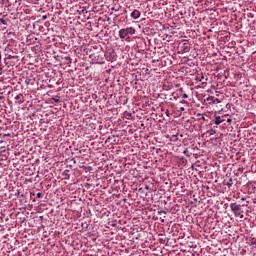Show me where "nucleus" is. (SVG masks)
Here are the masks:
<instances>
[{"mask_svg": "<svg viewBox=\"0 0 256 256\" xmlns=\"http://www.w3.org/2000/svg\"><path fill=\"white\" fill-rule=\"evenodd\" d=\"M230 208L231 211H233L235 217H241V219H243V214H241V205H238L237 203H231Z\"/></svg>", "mask_w": 256, "mask_h": 256, "instance_id": "obj_1", "label": "nucleus"}, {"mask_svg": "<svg viewBox=\"0 0 256 256\" xmlns=\"http://www.w3.org/2000/svg\"><path fill=\"white\" fill-rule=\"evenodd\" d=\"M207 101H208L209 105H213L215 103H221V101L218 98H216L215 96L208 97Z\"/></svg>", "mask_w": 256, "mask_h": 256, "instance_id": "obj_2", "label": "nucleus"}, {"mask_svg": "<svg viewBox=\"0 0 256 256\" xmlns=\"http://www.w3.org/2000/svg\"><path fill=\"white\" fill-rule=\"evenodd\" d=\"M119 37L120 39H129V34H127V31L125 29H120Z\"/></svg>", "mask_w": 256, "mask_h": 256, "instance_id": "obj_3", "label": "nucleus"}, {"mask_svg": "<svg viewBox=\"0 0 256 256\" xmlns=\"http://www.w3.org/2000/svg\"><path fill=\"white\" fill-rule=\"evenodd\" d=\"M131 17H132V19H139V17H141V12L139 10H134L131 13Z\"/></svg>", "mask_w": 256, "mask_h": 256, "instance_id": "obj_4", "label": "nucleus"}, {"mask_svg": "<svg viewBox=\"0 0 256 256\" xmlns=\"http://www.w3.org/2000/svg\"><path fill=\"white\" fill-rule=\"evenodd\" d=\"M125 30H126V33H127L128 35H135V28H133V27H128V28H125Z\"/></svg>", "mask_w": 256, "mask_h": 256, "instance_id": "obj_5", "label": "nucleus"}, {"mask_svg": "<svg viewBox=\"0 0 256 256\" xmlns=\"http://www.w3.org/2000/svg\"><path fill=\"white\" fill-rule=\"evenodd\" d=\"M223 121H225V120L221 119V116H217L215 118V125H221V123H223Z\"/></svg>", "mask_w": 256, "mask_h": 256, "instance_id": "obj_6", "label": "nucleus"}, {"mask_svg": "<svg viewBox=\"0 0 256 256\" xmlns=\"http://www.w3.org/2000/svg\"><path fill=\"white\" fill-rule=\"evenodd\" d=\"M198 81H200V83L205 84L207 83V78H205V76L201 75V77H197Z\"/></svg>", "mask_w": 256, "mask_h": 256, "instance_id": "obj_7", "label": "nucleus"}, {"mask_svg": "<svg viewBox=\"0 0 256 256\" xmlns=\"http://www.w3.org/2000/svg\"><path fill=\"white\" fill-rule=\"evenodd\" d=\"M21 97H23V94H18L16 97H15V100L18 101V103H23V100H21Z\"/></svg>", "mask_w": 256, "mask_h": 256, "instance_id": "obj_8", "label": "nucleus"}, {"mask_svg": "<svg viewBox=\"0 0 256 256\" xmlns=\"http://www.w3.org/2000/svg\"><path fill=\"white\" fill-rule=\"evenodd\" d=\"M208 135L212 136L215 135V133H217V131L215 129H210L207 131Z\"/></svg>", "mask_w": 256, "mask_h": 256, "instance_id": "obj_9", "label": "nucleus"}, {"mask_svg": "<svg viewBox=\"0 0 256 256\" xmlns=\"http://www.w3.org/2000/svg\"><path fill=\"white\" fill-rule=\"evenodd\" d=\"M178 140H179V138L177 137V135H172L170 138V141H173L174 143Z\"/></svg>", "mask_w": 256, "mask_h": 256, "instance_id": "obj_10", "label": "nucleus"}, {"mask_svg": "<svg viewBox=\"0 0 256 256\" xmlns=\"http://www.w3.org/2000/svg\"><path fill=\"white\" fill-rule=\"evenodd\" d=\"M65 61L68 62V65H71L73 59H71V57H69V56H66V57H65Z\"/></svg>", "mask_w": 256, "mask_h": 256, "instance_id": "obj_11", "label": "nucleus"}, {"mask_svg": "<svg viewBox=\"0 0 256 256\" xmlns=\"http://www.w3.org/2000/svg\"><path fill=\"white\" fill-rule=\"evenodd\" d=\"M227 187H231L233 185V179H230L229 182L226 183Z\"/></svg>", "mask_w": 256, "mask_h": 256, "instance_id": "obj_12", "label": "nucleus"}, {"mask_svg": "<svg viewBox=\"0 0 256 256\" xmlns=\"http://www.w3.org/2000/svg\"><path fill=\"white\" fill-rule=\"evenodd\" d=\"M159 215H167V211L165 210H161V211H158Z\"/></svg>", "mask_w": 256, "mask_h": 256, "instance_id": "obj_13", "label": "nucleus"}, {"mask_svg": "<svg viewBox=\"0 0 256 256\" xmlns=\"http://www.w3.org/2000/svg\"><path fill=\"white\" fill-rule=\"evenodd\" d=\"M0 22L2 23V25H7V22L3 18L0 19Z\"/></svg>", "mask_w": 256, "mask_h": 256, "instance_id": "obj_14", "label": "nucleus"}, {"mask_svg": "<svg viewBox=\"0 0 256 256\" xmlns=\"http://www.w3.org/2000/svg\"><path fill=\"white\" fill-rule=\"evenodd\" d=\"M25 83H26V85H30V84H31V79L27 78V79L25 80Z\"/></svg>", "mask_w": 256, "mask_h": 256, "instance_id": "obj_15", "label": "nucleus"}, {"mask_svg": "<svg viewBox=\"0 0 256 256\" xmlns=\"http://www.w3.org/2000/svg\"><path fill=\"white\" fill-rule=\"evenodd\" d=\"M63 175H64V179H69L70 177L68 173H64Z\"/></svg>", "mask_w": 256, "mask_h": 256, "instance_id": "obj_16", "label": "nucleus"}, {"mask_svg": "<svg viewBox=\"0 0 256 256\" xmlns=\"http://www.w3.org/2000/svg\"><path fill=\"white\" fill-rule=\"evenodd\" d=\"M37 197H38V199H41V197H43V194H41V192H38Z\"/></svg>", "mask_w": 256, "mask_h": 256, "instance_id": "obj_17", "label": "nucleus"}, {"mask_svg": "<svg viewBox=\"0 0 256 256\" xmlns=\"http://www.w3.org/2000/svg\"><path fill=\"white\" fill-rule=\"evenodd\" d=\"M182 97H183V99H188V98H189V95L183 94Z\"/></svg>", "mask_w": 256, "mask_h": 256, "instance_id": "obj_18", "label": "nucleus"}, {"mask_svg": "<svg viewBox=\"0 0 256 256\" xmlns=\"http://www.w3.org/2000/svg\"><path fill=\"white\" fill-rule=\"evenodd\" d=\"M180 111H181V113H183V111H185V107H181Z\"/></svg>", "mask_w": 256, "mask_h": 256, "instance_id": "obj_19", "label": "nucleus"}, {"mask_svg": "<svg viewBox=\"0 0 256 256\" xmlns=\"http://www.w3.org/2000/svg\"><path fill=\"white\" fill-rule=\"evenodd\" d=\"M3 137H11V134H4Z\"/></svg>", "mask_w": 256, "mask_h": 256, "instance_id": "obj_20", "label": "nucleus"}, {"mask_svg": "<svg viewBox=\"0 0 256 256\" xmlns=\"http://www.w3.org/2000/svg\"><path fill=\"white\" fill-rule=\"evenodd\" d=\"M55 103H59V99L54 98Z\"/></svg>", "mask_w": 256, "mask_h": 256, "instance_id": "obj_21", "label": "nucleus"}, {"mask_svg": "<svg viewBox=\"0 0 256 256\" xmlns=\"http://www.w3.org/2000/svg\"><path fill=\"white\" fill-rule=\"evenodd\" d=\"M43 21H45V19H47V16H42Z\"/></svg>", "mask_w": 256, "mask_h": 256, "instance_id": "obj_22", "label": "nucleus"}, {"mask_svg": "<svg viewBox=\"0 0 256 256\" xmlns=\"http://www.w3.org/2000/svg\"><path fill=\"white\" fill-rule=\"evenodd\" d=\"M227 123H231V118H228V119H227Z\"/></svg>", "mask_w": 256, "mask_h": 256, "instance_id": "obj_23", "label": "nucleus"}, {"mask_svg": "<svg viewBox=\"0 0 256 256\" xmlns=\"http://www.w3.org/2000/svg\"><path fill=\"white\" fill-rule=\"evenodd\" d=\"M36 2H34L35 5H37V3H39V0H35Z\"/></svg>", "mask_w": 256, "mask_h": 256, "instance_id": "obj_24", "label": "nucleus"}, {"mask_svg": "<svg viewBox=\"0 0 256 256\" xmlns=\"http://www.w3.org/2000/svg\"><path fill=\"white\" fill-rule=\"evenodd\" d=\"M241 201H245V198H241Z\"/></svg>", "mask_w": 256, "mask_h": 256, "instance_id": "obj_25", "label": "nucleus"}, {"mask_svg": "<svg viewBox=\"0 0 256 256\" xmlns=\"http://www.w3.org/2000/svg\"><path fill=\"white\" fill-rule=\"evenodd\" d=\"M182 103H186L185 101H182Z\"/></svg>", "mask_w": 256, "mask_h": 256, "instance_id": "obj_26", "label": "nucleus"}]
</instances>
